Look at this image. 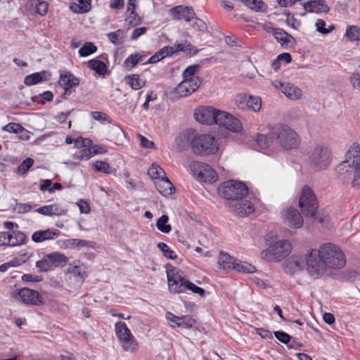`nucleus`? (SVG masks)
I'll return each instance as SVG.
<instances>
[{"label":"nucleus","instance_id":"25","mask_svg":"<svg viewBox=\"0 0 360 360\" xmlns=\"http://www.w3.org/2000/svg\"><path fill=\"white\" fill-rule=\"evenodd\" d=\"M50 76V74L47 71L32 73L25 77L24 83L27 86L34 85L42 81L49 80Z\"/></svg>","mask_w":360,"mask_h":360},{"label":"nucleus","instance_id":"54","mask_svg":"<svg viewBox=\"0 0 360 360\" xmlns=\"http://www.w3.org/2000/svg\"><path fill=\"white\" fill-rule=\"evenodd\" d=\"M185 80H187V82L188 83V84L190 86L189 88L193 93L199 88L202 82V80L199 77H192L189 79H186Z\"/></svg>","mask_w":360,"mask_h":360},{"label":"nucleus","instance_id":"32","mask_svg":"<svg viewBox=\"0 0 360 360\" xmlns=\"http://www.w3.org/2000/svg\"><path fill=\"white\" fill-rule=\"evenodd\" d=\"M223 127L233 132H238L242 129L240 122L229 113L228 114L225 124H224Z\"/></svg>","mask_w":360,"mask_h":360},{"label":"nucleus","instance_id":"8","mask_svg":"<svg viewBox=\"0 0 360 360\" xmlns=\"http://www.w3.org/2000/svg\"><path fill=\"white\" fill-rule=\"evenodd\" d=\"M117 336L125 351L135 352L138 349V345L129 329L124 322H118L115 324Z\"/></svg>","mask_w":360,"mask_h":360},{"label":"nucleus","instance_id":"31","mask_svg":"<svg viewBox=\"0 0 360 360\" xmlns=\"http://www.w3.org/2000/svg\"><path fill=\"white\" fill-rule=\"evenodd\" d=\"M288 266L292 272L300 271L307 269V258L305 261L301 257H291L288 262Z\"/></svg>","mask_w":360,"mask_h":360},{"label":"nucleus","instance_id":"58","mask_svg":"<svg viewBox=\"0 0 360 360\" xmlns=\"http://www.w3.org/2000/svg\"><path fill=\"white\" fill-rule=\"evenodd\" d=\"M264 4L262 0H252L251 3H249V8L256 11H264Z\"/></svg>","mask_w":360,"mask_h":360},{"label":"nucleus","instance_id":"55","mask_svg":"<svg viewBox=\"0 0 360 360\" xmlns=\"http://www.w3.org/2000/svg\"><path fill=\"white\" fill-rule=\"evenodd\" d=\"M228 114L229 113L225 111L218 110L214 124L223 127L227 120Z\"/></svg>","mask_w":360,"mask_h":360},{"label":"nucleus","instance_id":"51","mask_svg":"<svg viewBox=\"0 0 360 360\" xmlns=\"http://www.w3.org/2000/svg\"><path fill=\"white\" fill-rule=\"evenodd\" d=\"M36 266L39 268L41 271H49L52 268V266L50 259L48 258V255L44 256L42 259L37 262Z\"/></svg>","mask_w":360,"mask_h":360},{"label":"nucleus","instance_id":"44","mask_svg":"<svg viewBox=\"0 0 360 360\" xmlns=\"http://www.w3.org/2000/svg\"><path fill=\"white\" fill-rule=\"evenodd\" d=\"M127 78L129 80L128 84L134 90H139L145 85V82L137 75H129Z\"/></svg>","mask_w":360,"mask_h":360},{"label":"nucleus","instance_id":"35","mask_svg":"<svg viewBox=\"0 0 360 360\" xmlns=\"http://www.w3.org/2000/svg\"><path fill=\"white\" fill-rule=\"evenodd\" d=\"M345 37L351 41L360 40V27L355 25H349L347 27Z\"/></svg>","mask_w":360,"mask_h":360},{"label":"nucleus","instance_id":"2","mask_svg":"<svg viewBox=\"0 0 360 360\" xmlns=\"http://www.w3.org/2000/svg\"><path fill=\"white\" fill-rule=\"evenodd\" d=\"M270 136L285 150L296 148L299 145L297 133L285 124H278L270 129Z\"/></svg>","mask_w":360,"mask_h":360},{"label":"nucleus","instance_id":"17","mask_svg":"<svg viewBox=\"0 0 360 360\" xmlns=\"http://www.w3.org/2000/svg\"><path fill=\"white\" fill-rule=\"evenodd\" d=\"M195 48L188 42L185 41L184 43L175 44L174 46H167L160 49L158 52L160 55V58H165L167 56H172L177 53L179 51L191 53L194 51Z\"/></svg>","mask_w":360,"mask_h":360},{"label":"nucleus","instance_id":"29","mask_svg":"<svg viewBox=\"0 0 360 360\" xmlns=\"http://www.w3.org/2000/svg\"><path fill=\"white\" fill-rule=\"evenodd\" d=\"M48 258L50 259L52 267L63 266L68 262V257L64 254L58 252L48 254Z\"/></svg>","mask_w":360,"mask_h":360},{"label":"nucleus","instance_id":"34","mask_svg":"<svg viewBox=\"0 0 360 360\" xmlns=\"http://www.w3.org/2000/svg\"><path fill=\"white\" fill-rule=\"evenodd\" d=\"M78 4H75L70 8L77 13H85L91 9V0H78Z\"/></svg>","mask_w":360,"mask_h":360},{"label":"nucleus","instance_id":"40","mask_svg":"<svg viewBox=\"0 0 360 360\" xmlns=\"http://www.w3.org/2000/svg\"><path fill=\"white\" fill-rule=\"evenodd\" d=\"M148 174L152 179L157 180L160 179L161 178H162V176L166 175V173L164 171V169L161 168L159 165L155 164L152 165L148 168Z\"/></svg>","mask_w":360,"mask_h":360},{"label":"nucleus","instance_id":"53","mask_svg":"<svg viewBox=\"0 0 360 360\" xmlns=\"http://www.w3.org/2000/svg\"><path fill=\"white\" fill-rule=\"evenodd\" d=\"M51 216H60L65 214L67 210L64 209L60 204L49 205Z\"/></svg>","mask_w":360,"mask_h":360},{"label":"nucleus","instance_id":"20","mask_svg":"<svg viewBox=\"0 0 360 360\" xmlns=\"http://www.w3.org/2000/svg\"><path fill=\"white\" fill-rule=\"evenodd\" d=\"M336 172L347 181L350 179L352 176H353V179H356V174H357L355 167L352 164L347 155H346V160L336 167Z\"/></svg>","mask_w":360,"mask_h":360},{"label":"nucleus","instance_id":"3","mask_svg":"<svg viewBox=\"0 0 360 360\" xmlns=\"http://www.w3.org/2000/svg\"><path fill=\"white\" fill-rule=\"evenodd\" d=\"M167 281L169 290L173 293L185 292L186 290H191L193 293L204 297L205 295V290L197 286L183 276L182 272H176L174 276H171L167 274Z\"/></svg>","mask_w":360,"mask_h":360},{"label":"nucleus","instance_id":"30","mask_svg":"<svg viewBox=\"0 0 360 360\" xmlns=\"http://www.w3.org/2000/svg\"><path fill=\"white\" fill-rule=\"evenodd\" d=\"M27 6L37 14L44 16L47 13L48 4L40 0H30Z\"/></svg>","mask_w":360,"mask_h":360},{"label":"nucleus","instance_id":"47","mask_svg":"<svg viewBox=\"0 0 360 360\" xmlns=\"http://www.w3.org/2000/svg\"><path fill=\"white\" fill-rule=\"evenodd\" d=\"M158 248L162 251L165 257L170 259H174L177 257L176 253L166 243L160 242L158 244Z\"/></svg>","mask_w":360,"mask_h":360},{"label":"nucleus","instance_id":"63","mask_svg":"<svg viewBox=\"0 0 360 360\" xmlns=\"http://www.w3.org/2000/svg\"><path fill=\"white\" fill-rule=\"evenodd\" d=\"M94 166H95L96 169L97 171H98V172H103L104 173H108L109 172L108 170L110 169V166L105 162L97 161L94 164Z\"/></svg>","mask_w":360,"mask_h":360},{"label":"nucleus","instance_id":"36","mask_svg":"<svg viewBox=\"0 0 360 360\" xmlns=\"http://www.w3.org/2000/svg\"><path fill=\"white\" fill-rule=\"evenodd\" d=\"M188 84L187 80L184 79V81L179 84L175 88L174 94L179 97H184L191 94L193 92L190 89V86Z\"/></svg>","mask_w":360,"mask_h":360},{"label":"nucleus","instance_id":"42","mask_svg":"<svg viewBox=\"0 0 360 360\" xmlns=\"http://www.w3.org/2000/svg\"><path fill=\"white\" fill-rule=\"evenodd\" d=\"M233 269L236 270L237 271L248 274L254 273L256 271V268L255 266L248 262L240 261L238 262H236Z\"/></svg>","mask_w":360,"mask_h":360},{"label":"nucleus","instance_id":"13","mask_svg":"<svg viewBox=\"0 0 360 360\" xmlns=\"http://www.w3.org/2000/svg\"><path fill=\"white\" fill-rule=\"evenodd\" d=\"M218 110L211 106H202L197 108L194 116L198 122L211 125L214 124Z\"/></svg>","mask_w":360,"mask_h":360},{"label":"nucleus","instance_id":"9","mask_svg":"<svg viewBox=\"0 0 360 360\" xmlns=\"http://www.w3.org/2000/svg\"><path fill=\"white\" fill-rule=\"evenodd\" d=\"M311 163L316 169H326L330 163V152L323 146H316L310 155Z\"/></svg>","mask_w":360,"mask_h":360},{"label":"nucleus","instance_id":"18","mask_svg":"<svg viewBox=\"0 0 360 360\" xmlns=\"http://www.w3.org/2000/svg\"><path fill=\"white\" fill-rule=\"evenodd\" d=\"M229 207L233 212L240 216L249 215L254 212V206L252 202L243 198L235 202H231Z\"/></svg>","mask_w":360,"mask_h":360},{"label":"nucleus","instance_id":"64","mask_svg":"<svg viewBox=\"0 0 360 360\" xmlns=\"http://www.w3.org/2000/svg\"><path fill=\"white\" fill-rule=\"evenodd\" d=\"M350 82L354 89L360 90V74L353 73L350 77Z\"/></svg>","mask_w":360,"mask_h":360},{"label":"nucleus","instance_id":"60","mask_svg":"<svg viewBox=\"0 0 360 360\" xmlns=\"http://www.w3.org/2000/svg\"><path fill=\"white\" fill-rule=\"evenodd\" d=\"M181 319H182L178 323V327L190 328L193 326V320L191 318L188 316H181Z\"/></svg>","mask_w":360,"mask_h":360},{"label":"nucleus","instance_id":"6","mask_svg":"<svg viewBox=\"0 0 360 360\" xmlns=\"http://www.w3.org/2000/svg\"><path fill=\"white\" fill-rule=\"evenodd\" d=\"M292 246L289 240H278L269 248L262 252V255L268 261H279L286 257L291 252Z\"/></svg>","mask_w":360,"mask_h":360},{"label":"nucleus","instance_id":"39","mask_svg":"<svg viewBox=\"0 0 360 360\" xmlns=\"http://www.w3.org/2000/svg\"><path fill=\"white\" fill-rule=\"evenodd\" d=\"M169 217L167 215H162L157 221L156 226L159 231L164 233H168L171 231L172 227L168 224Z\"/></svg>","mask_w":360,"mask_h":360},{"label":"nucleus","instance_id":"37","mask_svg":"<svg viewBox=\"0 0 360 360\" xmlns=\"http://www.w3.org/2000/svg\"><path fill=\"white\" fill-rule=\"evenodd\" d=\"M143 58V56L136 53L131 54L126 58L124 62V67L128 70H131L134 68L139 61H141Z\"/></svg>","mask_w":360,"mask_h":360},{"label":"nucleus","instance_id":"48","mask_svg":"<svg viewBox=\"0 0 360 360\" xmlns=\"http://www.w3.org/2000/svg\"><path fill=\"white\" fill-rule=\"evenodd\" d=\"M248 96L245 94H238L235 97V103L239 109L245 110L248 105Z\"/></svg>","mask_w":360,"mask_h":360},{"label":"nucleus","instance_id":"28","mask_svg":"<svg viewBox=\"0 0 360 360\" xmlns=\"http://www.w3.org/2000/svg\"><path fill=\"white\" fill-rule=\"evenodd\" d=\"M281 91L290 100H298L302 96V91L290 83H285Z\"/></svg>","mask_w":360,"mask_h":360},{"label":"nucleus","instance_id":"22","mask_svg":"<svg viewBox=\"0 0 360 360\" xmlns=\"http://www.w3.org/2000/svg\"><path fill=\"white\" fill-rule=\"evenodd\" d=\"M58 235V230L48 229L46 230L35 231L32 236V240L35 243H41L45 240L54 239Z\"/></svg>","mask_w":360,"mask_h":360},{"label":"nucleus","instance_id":"5","mask_svg":"<svg viewBox=\"0 0 360 360\" xmlns=\"http://www.w3.org/2000/svg\"><path fill=\"white\" fill-rule=\"evenodd\" d=\"M219 192L224 198L235 202L246 196L248 193V188L241 181L229 180L219 186Z\"/></svg>","mask_w":360,"mask_h":360},{"label":"nucleus","instance_id":"50","mask_svg":"<svg viewBox=\"0 0 360 360\" xmlns=\"http://www.w3.org/2000/svg\"><path fill=\"white\" fill-rule=\"evenodd\" d=\"M125 22L128 26L134 27L141 23V19L136 13V11H131V13H128Z\"/></svg>","mask_w":360,"mask_h":360},{"label":"nucleus","instance_id":"1","mask_svg":"<svg viewBox=\"0 0 360 360\" xmlns=\"http://www.w3.org/2000/svg\"><path fill=\"white\" fill-rule=\"evenodd\" d=\"M307 271L314 278L329 275V269H339L346 264L342 250L333 243H324L319 250L311 249L307 254Z\"/></svg>","mask_w":360,"mask_h":360},{"label":"nucleus","instance_id":"43","mask_svg":"<svg viewBox=\"0 0 360 360\" xmlns=\"http://www.w3.org/2000/svg\"><path fill=\"white\" fill-rule=\"evenodd\" d=\"M275 141V139L270 136V131L268 134H258L257 138V143L261 148H266L269 146L270 143Z\"/></svg>","mask_w":360,"mask_h":360},{"label":"nucleus","instance_id":"16","mask_svg":"<svg viewBox=\"0 0 360 360\" xmlns=\"http://www.w3.org/2000/svg\"><path fill=\"white\" fill-rule=\"evenodd\" d=\"M68 277L70 282L79 286L87 276L86 267L84 265L70 264L68 269Z\"/></svg>","mask_w":360,"mask_h":360},{"label":"nucleus","instance_id":"45","mask_svg":"<svg viewBox=\"0 0 360 360\" xmlns=\"http://www.w3.org/2000/svg\"><path fill=\"white\" fill-rule=\"evenodd\" d=\"M248 105L247 110L258 112L262 106V101L259 97L248 96Z\"/></svg>","mask_w":360,"mask_h":360},{"label":"nucleus","instance_id":"11","mask_svg":"<svg viewBox=\"0 0 360 360\" xmlns=\"http://www.w3.org/2000/svg\"><path fill=\"white\" fill-rule=\"evenodd\" d=\"M14 298H20L21 301L26 304L39 305L42 304V297L34 290L27 288L15 290L13 292Z\"/></svg>","mask_w":360,"mask_h":360},{"label":"nucleus","instance_id":"4","mask_svg":"<svg viewBox=\"0 0 360 360\" xmlns=\"http://www.w3.org/2000/svg\"><path fill=\"white\" fill-rule=\"evenodd\" d=\"M192 151L198 155H209L218 150L217 142L214 136L210 134H196L193 130Z\"/></svg>","mask_w":360,"mask_h":360},{"label":"nucleus","instance_id":"62","mask_svg":"<svg viewBox=\"0 0 360 360\" xmlns=\"http://www.w3.org/2000/svg\"><path fill=\"white\" fill-rule=\"evenodd\" d=\"M32 205L27 203H16V207L15 210H17L18 214H25L30 211Z\"/></svg>","mask_w":360,"mask_h":360},{"label":"nucleus","instance_id":"41","mask_svg":"<svg viewBox=\"0 0 360 360\" xmlns=\"http://www.w3.org/2000/svg\"><path fill=\"white\" fill-rule=\"evenodd\" d=\"M11 234L12 236V238H11L10 246H16L25 243L27 237L23 232L13 231Z\"/></svg>","mask_w":360,"mask_h":360},{"label":"nucleus","instance_id":"56","mask_svg":"<svg viewBox=\"0 0 360 360\" xmlns=\"http://www.w3.org/2000/svg\"><path fill=\"white\" fill-rule=\"evenodd\" d=\"M123 32L122 30H118L116 32H112L108 34V38L110 42L113 44L118 45L120 44L121 42L119 39V34H122Z\"/></svg>","mask_w":360,"mask_h":360},{"label":"nucleus","instance_id":"46","mask_svg":"<svg viewBox=\"0 0 360 360\" xmlns=\"http://www.w3.org/2000/svg\"><path fill=\"white\" fill-rule=\"evenodd\" d=\"M97 50V47L91 42H86L79 50L80 56L86 57L94 53Z\"/></svg>","mask_w":360,"mask_h":360},{"label":"nucleus","instance_id":"59","mask_svg":"<svg viewBox=\"0 0 360 360\" xmlns=\"http://www.w3.org/2000/svg\"><path fill=\"white\" fill-rule=\"evenodd\" d=\"M274 335L280 342L287 344L290 342L291 337L286 333L283 331L274 332Z\"/></svg>","mask_w":360,"mask_h":360},{"label":"nucleus","instance_id":"26","mask_svg":"<svg viewBox=\"0 0 360 360\" xmlns=\"http://www.w3.org/2000/svg\"><path fill=\"white\" fill-rule=\"evenodd\" d=\"M305 9H309V12L315 13H328L329 7L326 4L324 0H310L304 4Z\"/></svg>","mask_w":360,"mask_h":360},{"label":"nucleus","instance_id":"49","mask_svg":"<svg viewBox=\"0 0 360 360\" xmlns=\"http://www.w3.org/2000/svg\"><path fill=\"white\" fill-rule=\"evenodd\" d=\"M34 160L30 158H26L18 167V174L25 175L33 165Z\"/></svg>","mask_w":360,"mask_h":360},{"label":"nucleus","instance_id":"52","mask_svg":"<svg viewBox=\"0 0 360 360\" xmlns=\"http://www.w3.org/2000/svg\"><path fill=\"white\" fill-rule=\"evenodd\" d=\"M2 129L4 131H8V132H12L18 134L22 132L24 130L23 127L18 123L15 122H10L8 124L5 125Z\"/></svg>","mask_w":360,"mask_h":360},{"label":"nucleus","instance_id":"19","mask_svg":"<svg viewBox=\"0 0 360 360\" xmlns=\"http://www.w3.org/2000/svg\"><path fill=\"white\" fill-rule=\"evenodd\" d=\"M193 138V130L188 129L185 132L180 134L174 140L175 148L179 151L187 150L189 147L192 149V143Z\"/></svg>","mask_w":360,"mask_h":360},{"label":"nucleus","instance_id":"15","mask_svg":"<svg viewBox=\"0 0 360 360\" xmlns=\"http://www.w3.org/2000/svg\"><path fill=\"white\" fill-rule=\"evenodd\" d=\"M282 215L284 219V223L290 227L300 229L302 226L304 220L297 210L292 207L287 208L283 210Z\"/></svg>","mask_w":360,"mask_h":360},{"label":"nucleus","instance_id":"38","mask_svg":"<svg viewBox=\"0 0 360 360\" xmlns=\"http://www.w3.org/2000/svg\"><path fill=\"white\" fill-rule=\"evenodd\" d=\"M274 36L278 41L282 42V45L288 44L291 40H294L293 37L281 29H274Z\"/></svg>","mask_w":360,"mask_h":360},{"label":"nucleus","instance_id":"12","mask_svg":"<svg viewBox=\"0 0 360 360\" xmlns=\"http://www.w3.org/2000/svg\"><path fill=\"white\" fill-rule=\"evenodd\" d=\"M77 151L74 153V158L79 160H88L92 157L91 146L92 141L89 139L77 138L74 141Z\"/></svg>","mask_w":360,"mask_h":360},{"label":"nucleus","instance_id":"10","mask_svg":"<svg viewBox=\"0 0 360 360\" xmlns=\"http://www.w3.org/2000/svg\"><path fill=\"white\" fill-rule=\"evenodd\" d=\"M191 169L204 181L210 183L215 182L217 180V174L216 172L207 164L193 161L191 164Z\"/></svg>","mask_w":360,"mask_h":360},{"label":"nucleus","instance_id":"14","mask_svg":"<svg viewBox=\"0 0 360 360\" xmlns=\"http://www.w3.org/2000/svg\"><path fill=\"white\" fill-rule=\"evenodd\" d=\"M351 160L352 164L355 167L357 174L356 179H353L352 181V186L356 188H360V146L353 144L348 153H347Z\"/></svg>","mask_w":360,"mask_h":360},{"label":"nucleus","instance_id":"33","mask_svg":"<svg viewBox=\"0 0 360 360\" xmlns=\"http://www.w3.org/2000/svg\"><path fill=\"white\" fill-rule=\"evenodd\" d=\"M88 67L99 75H104L108 70L107 65L101 60L92 59L88 62Z\"/></svg>","mask_w":360,"mask_h":360},{"label":"nucleus","instance_id":"7","mask_svg":"<svg viewBox=\"0 0 360 360\" xmlns=\"http://www.w3.org/2000/svg\"><path fill=\"white\" fill-rule=\"evenodd\" d=\"M299 205L304 215L313 217L318 210V201L311 188L308 186L302 188Z\"/></svg>","mask_w":360,"mask_h":360},{"label":"nucleus","instance_id":"21","mask_svg":"<svg viewBox=\"0 0 360 360\" xmlns=\"http://www.w3.org/2000/svg\"><path fill=\"white\" fill-rule=\"evenodd\" d=\"M169 11L174 19H184L186 22L191 21L195 15L193 9L188 6H176L172 8Z\"/></svg>","mask_w":360,"mask_h":360},{"label":"nucleus","instance_id":"57","mask_svg":"<svg viewBox=\"0 0 360 360\" xmlns=\"http://www.w3.org/2000/svg\"><path fill=\"white\" fill-rule=\"evenodd\" d=\"M198 68L199 65H198L188 66L183 72L184 79H186L195 77L194 75Z\"/></svg>","mask_w":360,"mask_h":360},{"label":"nucleus","instance_id":"23","mask_svg":"<svg viewBox=\"0 0 360 360\" xmlns=\"http://www.w3.org/2000/svg\"><path fill=\"white\" fill-rule=\"evenodd\" d=\"M236 259L230 256L228 253L221 252L218 258V266L220 269L225 272L233 269Z\"/></svg>","mask_w":360,"mask_h":360},{"label":"nucleus","instance_id":"61","mask_svg":"<svg viewBox=\"0 0 360 360\" xmlns=\"http://www.w3.org/2000/svg\"><path fill=\"white\" fill-rule=\"evenodd\" d=\"M88 243H89L86 240L77 239V238L69 239L66 241L67 246H72V247H75V246L84 247V246H86L88 245Z\"/></svg>","mask_w":360,"mask_h":360},{"label":"nucleus","instance_id":"24","mask_svg":"<svg viewBox=\"0 0 360 360\" xmlns=\"http://www.w3.org/2000/svg\"><path fill=\"white\" fill-rule=\"evenodd\" d=\"M155 184L158 191L165 196L171 195L175 190L174 185L166 175L157 180Z\"/></svg>","mask_w":360,"mask_h":360},{"label":"nucleus","instance_id":"27","mask_svg":"<svg viewBox=\"0 0 360 360\" xmlns=\"http://www.w3.org/2000/svg\"><path fill=\"white\" fill-rule=\"evenodd\" d=\"M58 82L62 86L73 88L79 85V79L72 73L64 72L60 74Z\"/></svg>","mask_w":360,"mask_h":360}]
</instances>
